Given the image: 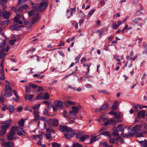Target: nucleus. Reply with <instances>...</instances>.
I'll return each instance as SVG.
<instances>
[{
    "instance_id": "obj_1",
    "label": "nucleus",
    "mask_w": 147,
    "mask_h": 147,
    "mask_svg": "<svg viewBox=\"0 0 147 147\" xmlns=\"http://www.w3.org/2000/svg\"><path fill=\"white\" fill-rule=\"evenodd\" d=\"M40 6L38 7L36 9L30 11L28 12L29 17L33 16L32 19V23L34 24L40 20V16L39 15L38 11H41L45 9L47 7L48 3L47 2H43L39 4Z\"/></svg>"
},
{
    "instance_id": "obj_2",
    "label": "nucleus",
    "mask_w": 147,
    "mask_h": 147,
    "mask_svg": "<svg viewBox=\"0 0 147 147\" xmlns=\"http://www.w3.org/2000/svg\"><path fill=\"white\" fill-rule=\"evenodd\" d=\"M72 110H70L69 113L70 114L72 115L71 116L73 117H72V118L76 119L77 118L76 114L78 113L79 107L76 106H73L72 107Z\"/></svg>"
},
{
    "instance_id": "obj_3",
    "label": "nucleus",
    "mask_w": 147,
    "mask_h": 147,
    "mask_svg": "<svg viewBox=\"0 0 147 147\" xmlns=\"http://www.w3.org/2000/svg\"><path fill=\"white\" fill-rule=\"evenodd\" d=\"M5 91L6 92V93L4 94V96L8 97L11 96L12 89L11 86L7 84L6 85Z\"/></svg>"
},
{
    "instance_id": "obj_4",
    "label": "nucleus",
    "mask_w": 147,
    "mask_h": 147,
    "mask_svg": "<svg viewBox=\"0 0 147 147\" xmlns=\"http://www.w3.org/2000/svg\"><path fill=\"white\" fill-rule=\"evenodd\" d=\"M14 144V143L12 142L8 141L7 142H3L1 145L5 147H13Z\"/></svg>"
},
{
    "instance_id": "obj_5",
    "label": "nucleus",
    "mask_w": 147,
    "mask_h": 147,
    "mask_svg": "<svg viewBox=\"0 0 147 147\" xmlns=\"http://www.w3.org/2000/svg\"><path fill=\"white\" fill-rule=\"evenodd\" d=\"M55 105L57 108L62 109L63 108V102L62 101L55 100Z\"/></svg>"
},
{
    "instance_id": "obj_6",
    "label": "nucleus",
    "mask_w": 147,
    "mask_h": 147,
    "mask_svg": "<svg viewBox=\"0 0 147 147\" xmlns=\"http://www.w3.org/2000/svg\"><path fill=\"white\" fill-rule=\"evenodd\" d=\"M121 24V22L120 21L114 22L112 25L113 29L116 30Z\"/></svg>"
},
{
    "instance_id": "obj_7",
    "label": "nucleus",
    "mask_w": 147,
    "mask_h": 147,
    "mask_svg": "<svg viewBox=\"0 0 147 147\" xmlns=\"http://www.w3.org/2000/svg\"><path fill=\"white\" fill-rule=\"evenodd\" d=\"M141 127L139 125H136L132 129V132L134 134H136L141 130Z\"/></svg>"
},
{
    "instance_id": "obj_8",
    "label": "nucleus",
    "mask_w": 147,
    "mask_h": 147,
    "mask_svg": "<svg viewBox=\"0 0 147 147\" xmlns=\"http://www.w3.org/2000/svg\"><path fill=\"white\" fill-rule=\"evenodd\" d=\"M145 112L144 110L140 111L138 112L137 114V116L138 118H140L141 117L144 118L145 117Z\"/></svg>"
},
{
    "instance_id": "obj_9",
    "label": "nucleus",
    "mask_w": 147,
    "mask_h": 147,
    "mask_svg": "<svg viewBox=\"0 0 147 147\" xmlns=\"http://www.w3.org/2000/svg\"><path fill=\"white\" fill-rule=\"evenodd\" d=\"M4 19H8L11 14L10 12L3 10L2 13Z\"/></svg>"
},
{
    "instance_id": "obj_10",
    "label": "nucleus",
    "mask_w": 147,
    "mask_h": 147,
    "mask_svg": "<svg viewBox=\"0 0 147 147\" xmlns=\"http://www.w3.org/2000/svg\"><path fill=\"white\" fill-rule=\"evenodd\" d=\"M49 121L50 123H52V125L53 126H56L58 125L59 124L58 121L57 119H50L49 120Z\"/></svg>"
},
{
    "instance_id": "obj_11",
    "label": "nucleus",
    "mask_w": 147,
    "mask_h": 147,
    "mask_svg": "<svg viewBox=\"0 0 147 147\" xmlns=\"http://www.w3.org/2000/svg\"><path fill=\"white\" fill-rule=\"evenodd\" d=\"M8 127H7L5 125H3L1 127V132L0 133V135L2 134V135L5 134V132L7 131Z\"/></svg>"
},
{
    "instance_id": "obj_12",
    "label": "nucleus",
    "mask_w": 147,
    "mask_h": 147,
    "mask_svg": "<svg viewBox=\"0 0 147 147\" xmlns=\"http://www.w3.org/2000/svg\"><path fill=\"white\" fill-rule=\"evenodd\" d=\"M147 134V132L146 131H142L141 132L137 134L136 136L137 137H144Z\"/></svg>"
},
{
    "instance_id": "obj_13",
    "label": "nucleus",
    "mask_w": 147,
    "mask_h": 147,
    "mask_svg": "<svg viewBox=\"0 0 147 147\" xmlns=\"http://www.w3.org/2000/svg\"><path fill=\"white\" fill-rule=\"evenodd\" d=\"M20 18L18 17H14L13 21L15 23H18L19 24H23V22L22 21L20 20Z\"/></svg>"
},
{
    "instance_id": "obj_14",
    "label": "nucleus",
    "mask_w": 147,
    "mask_h": 147,
    "mask_svg": "<svg viewBox=\"0 0 147 147\" xmlns=\"http://www.w3.org/2000/svg\"><path fill=\"white\" fill-rule=\"evenodd\" d=\"M122 124H120L117 125V129L119 128V129L120 131H121L122 133L121 134V136L123 137V135H124L125 134H124V129L122 127H121L122 126Z\"/></svg>"
},
{
    "instance_id": "obj_15",
    "label": "nucleus",
    "mask_w": 147,
    "mask_h": 147,
    "mask_svg": "<svg viewBox=\"0 0 147 147\" xmlns=\"http://www.w3.org/2000/svg\"><path fill=\"white\" fill-rule=\"evenodd\" d=\"M11 30H18L19 29V26L17 25H13L10 26L9 27Z\"/></svg>"
},
{
    "instance_id": "obj_16",
    "label": "nucleus",
    "mask_w": 147,
    "mask_h": 147,
    "mask_svg": "<svg viewBox=\"0 0 147 147\" xmlns=\"http://www.w3.org/2000/svg\"><path fill=\"white\" fill-rule=\"evenodd\" d=\"M34 97V96L32 94H26L25 95V98L27 100H31Z\"/></svg>"
},
{
    "instance_id": "obj_17",
    "label": "nucleus",
    "mask_w": 147,
    "mask_h": 147,
    "mask_svg": "<svg viewBox=\"0 0 147 147\" xmlns=\"http://www.w3.org/2000/svg\"><path fill=\"white\" fill-rule=\"evenodd\" d=\"M118 103V101L116 100L114 103L113 106L111 107V108L113 110H116L117 109V105Z\"/></svg>"
},
{
    "instance_id": "obj_18",
    "label": "nucleus",
    "mask_w": 147,
    "mask_h": 147,
    "mask_svg": "<svg viewBox=\"0 0 147 147\" xmlns=\"http://www.w3.org/2000/svg\"><path fill=\"white\" fill-rule=\"evenodd\" d=\"M89 137V136L87 135H83L80 138L79 141L84 142L86 139L88 138Z\"/></svg>"
},
{
    "instance_id": "obj_19",
    "label": "nucleus",
    "mask_w": 147,
    "mask_h": 147,
    "mask_svg": "<svg viewBox=\"0 0 147 147\" xmlns=\"http://www.w3.org/2000/svg\"><path fill=\"white\" fill-rule=\"evenodd\" d=\"M28 7V6L26 5H24L21 6L19 7V12H21L22 11L25 9H26Z\"/></svg>"
},
{
    "instance_id": "obj_20",
    "label": "nucleus",
    "mask_w": 147,
    "mask_h": 147,
    "mask_svg": "<svg viewBox=\"0 0 147 147\" xmlns=\"http://www.w3.org/2000/svg\"><path fill=\"white\" fill-rule=\"evenodd\" d=\"M33 114L34 115L35 118L39 119L40 117L37 111H34L33 112Z\"/></svg>"
},
{
    "instance_id": "obj_21",
    "label": "nucleus",
    "mask_w": 147,
    "mask_h": 147,
    "mask_svg": "<svg viewBox=\"0 0 147 147\" xmlns=\"http://www.w3.org/2000/svg\"><path fill=\"white\" fill-rule=\"evenodd\" d=\"M11 121V119H9L3 122L2 123V124H5V125L7 126V127H9L10 125L9 123Z\"/></svg>"
},
{
    "instance_id": "obj_22",
    "label": "nucleus",
    "mask_w": 147,
    "mask_h": 147,
    "mask_svg": "<svg viewBox=\"0 0 147 147\" xmlns=\"http://www.w3.org/2000/svg\"><path fill=\"white\" fill-rule=\"evenodd\" d=\"M17 127H15V129L13 128V127L10 131L9 133V134L13 136L16 133L15 130H16L17 129Z\"/></svg>"
},
{
    "instance_id": "obj_23",
    "label": "nucleus",
    "mask_w": 147,
    "mask_h": 147,
    "mask_svg": "<svg viewBox=\"0 0 147 147\" xmlns=\"http://www.w3.org/2000/svg\"><path fill=\"white\" fill-rule=\"evenodd\" d=\"M66 125H60L59 127V129L60 131L62 132L65 131V130L66 127Z\"/></svg>"
},
{
    "instance_id": "obj_24",
    "label": "nucleus",
    "mask_w": 147,
    "mask_h": 147,
    "mask_svg": "<svg viewBox=\"0 0 147 147\" xmlns=\"http://www.w3.org/2000/svg\"><path fill=\"white\" fill-rule=\"evenodd\" d=\"M116 139L118 142H120L121 143H124V141L119 136L117 137Z\"/></svg>"
},
{
    "instance_id": "obj_25",
    "label": "nucleus",
    "mask_w": 147,
    "mask_h": 147,
    "mask_svg": "<svg viewBox=\"0 0 147 147\" xmlns=\"http://www.w3.org/2000/svg\"><path fill=\"white\" fill-rule=\"evenodd\" d=\"M107 104H103L100 108L99 111H102L105 110L107 109Z\"/></svg>"
},
{
    "instance_id": "obj_26",
    "label": "nucleus",
    "mask_w": 147,
    "mask_h": 147,
    "mask_svg": "<svg viewBox=\"0 0 147 147\" xmlns=\"http://www.w3.org/2000/svg\"><path fill=\"white\" fill-rule=\"evenodd\" d=\"M119 131L117 129H115L113 131V134L114 136L118 137L119 136Z\"/></svg>"
},
{
    "instance_id": "obj_27",
    "label": "nucleus",
    "mask_w": 147,
    "mask_h": 147,
    "mask_svg": "<svg viewBox=\"0 0 147 147\" xmlns=\"http://www.w3.org/2000/svg\"><path fill=\"white\" fill-rule=\"evenodd\" d=\"M42 93H40L38 94L37 96L34 98L35 100H40L43 99V96H42Z\"/></svg>"
},
{
    "instance_id": "obj_28",
    "label": "nucleus",
    "mask_w": 147,
    "mask_h": 147,
    "mask_svg": "<svg viewBox=\"0 0 147 147\" xmlns=\"http://www.w3.org/2000/svg\"><path fill=\"white\" fill-rule=\"evenodd\" d=\"M43 99L44 100H47L49 98V95L47 92H45L44 94Z\"/></svg>"
},
{
    "instance_id": "obj_29",
    "label": "nucleus",
    "mask_w": 147,
    "mask_h": 147,
    "mask_svg": "<svg viewBox=\"0 0 147 147\" xmlns=\"http://www.w3.org/2000/svg\"><path fill=\"white\" fill-rule=\"evenodd\" d=\"M92 137H93L92 138H91L90 139V143L92 144V143L94 142L95 141L98 140V138H96L97 136H92Z\"/></svg>"
},
{
    "instance_id": "obj_30",
    "label": "nucleus",
    "mask_w": 147,
    "mask_h": 147,
    "mask_svg": "<svg viewBox=\"0 0 147 147\" xmlns=\"http://www.w3.org/2000/svg\"><path fill=\"white\" fill-rule=\"evenodd\" d=\"M141 20V19L140 18H135L133 20V21L136 24H137L140 22Z\"/></svg>"
},
{
    "instance_id": "obj_31",
    "label": "nucleus",
    "mask_w": 147,
    "mask_h": 147,
    "mask_svg": "<svg viewBox=\"0 0 147 147\" xmlns=\"http://www.w3.org/2000/svg\"><path fill=\"white\" fill-rule=\"evenodd\" d=\"M135 134H134L133 132H132V133H129L128 134H125L124 135H123V137H132Z\"/></svg>"
},
{
    "instance_id": "obj_32",
    "label": "nucleus",
    "mask_w": 147,
    "mask_h": 147,
    "mask_svg": "<svg viewBox=\"0 0 147 147\" xmlns=\"http://www.w3.org/2000/svg\"><path fill=\"white\" fill-rule=\"evenodd\" d=\"M52 147H60L61 144L59 143H57L55 142L53 143L52 144Z\"/></svg>"
},
{
    "instance_id": "obj_33",
    "label": "nucleus",
    "mask_w": 147,
    "mask_h": 147,
    "mask_svg": "<svg viewBox=\"0 0 147 147\" xmlns=\"http://www.w3.org/2000/svg\"><path fill=\"white\" fill-rule=\"evenodd\" d=\"M102 135H104L106 136H108L109 137H110V135L109 134V132L108 131H105L104 132H103L101 134L98 135V136Z\"/></svg>"
},
{
    "instance_id": "obj_34",
    "label": "nucleus",
    "mask_w": 147,
    "mask_h": 147,
    "mask_svg": "<svg viewBox=\"0 0 147 147\" xmlns=\"http://www.w3.org/2000/svg\"><path fill=\"white\" fill-rule=\"evenodd\" d=\"M24 124V120L22 119H21L19 123V125L21 127L23 126Z\"/></svg>"
},
{
    "instance_id": "obj_35",
    "label": "nucleus",
    "mask_w": 147,
    "mask_h": 147,
    "mask_svg": "<svg viewBox=\"0 0 147 147\" xmlns=\"http://www.w3.org/2000/svg\"><path fill=\"white\" fill-rule=\"evenodd\" d=\"M9 108L10 112L12 113L14 110V106L13 105H10Z\"/></svg>"
},
{
    "instance_id": "obj_36",
    "label": "nucleus",
    "mask_w": 147,
    "mask_h": 147,
    "mask_svg": "<svg viewBox=\"0 0 147 147\" xmlns=\"http://www.w3.org/2000/svg\"><path fill=\"white\" fill-rule=\"evenodd\" d=\"M46 131L48 132H51L53 134L55 133V130L53 129H51L50 128H47L46 129Z\"/></svg>"
},
{
    "instance_id": "obj_37",
    "label": "nucleus",
    "mask_w": 147,
    "mask_h": 147,
    "mask_svg": "<svg viewBox=\"0 0 147 147\" xmlns=\"http://www.w3.org/2000/svg\"><path fill=\"white\" fill-rule=\"evenodd\" d=\"M33 76L34 77H38L40 79H42L45 76L44 75L40 76V74H37L33 75Z\"/></svg>"
},
{
    "instance_id": "obj_38",
    "label": "nucleus",
    "mask_w": 147,
    "mask_h": 147,
    "mask_svg": "<svg viewBox=\"0 0 147 147\" xmlns=\"http://www.w3.org/2000/svg\"><path fill=\"white\" fill-rule=\"evenodd\" d=\"M70 132L73 135H76V137L78 139L80 138V136L77 134H76L75 132L72 129L71 131Z\"/></svg>"
},
{
    "instance_id": "obj_39",
    "label": "nucleus",
    "mask_w": 147,
    "mask_h": 147,
    "mask_svg": "<svg viewBox=\"0 0 147 147\" xmlns=\"http://www.w3.org/2000/svg\"><path fill=\"white\" fill-rule=\"evenodd\" d=\"M140 125L141 127L142 126L145 129H147V124L146 122H142L141 125Z\"/></svg>"
},
{
    "instance_id": "obj_40",
    "label": "nucleus",
    "mask_w": 147,
    "mask_h": 147,
    "mask_svg": "<svg viewBox=\"0 0 147 147\" xmlns=\"http://www.w3.org/2000/svg\"><path fill=\"white\" fill-rule=\"evenodd\" d=\"M65 136L68 139H70L72 137L71 135L68 133L65 134Z\"/></svg>"
},
{
    "instance_id": "obj_41",
    "label": "nucleus",
    "mask_w": 147,
    "mask_h": 147,
    "mask_svg": "<svg viewBox=\"0 0 147 147\" xmlns=\"http://www.w3.org/2000/svg\"><path fill=\"white\" fill-rule=\"evenodd\" d=\"M67 103L69 105H74L76 104L75 102L70 100H67Z\"/></svg>"
},
{
    "instance_id": "obj_42",
    "label": "nucleus",
    "mask_w": 147,
    "mask_h": 147,
    "mask_svg": "<svg viewBox=\"0 0 147 147\" xmlns=\"http://www.w3.org/2000/svg\"><path fill=\"white\" fill-rule=\"evenodd\" d=\"M5 40V39L3 40L1 43H0V48L3 47L5 45L6 42Z\"/></svg>"
},
{
    "instance_id": "obj_43",
    "label": "nucleus",
    "mask_w": 147,
    "mask_h": 147,
    "mask_svg": "<svg viewBox=\"0 0 147 147\" xmlns=\"http://www.w3.org/2000/svg\"><path fill=\"white\" fill-rule=\"evenodd\" d=\"M82 146L81 144H79L78 143H76L73 144V147H82Z\"/></svg>"
},
{
    "instance_id": "obj_44",
    "label": "nucleus",
    "mask_w": 147,
    "mask_h": 147,
    "mask_svg": "<svg viewBox=\"0 0 147 147\" xmlns=\"http://www.w3.org/2000/svg\"><path fill=\"white\" fill-rule=\"evenodd\" d=\"M94 11L95 10L93 9L90 10L88 13V16L90 17L92 14L94 12Z\"/></svg>"
},
{
    "instance_id": "obj_45",
    "label": "nucleus",
    "mask_w": 147,
    "mask_h": 147,
    "mask_svg": "<svg viewBox=\"0 0 147 147\" xmlns=\"http://www.w3.org/2000/svg\"><path fill=\"white\" fill-rule=\"evenodd\" d=\"M25 88L26 92L27 93H30L31 91V88L28 86H26L25 87Z\"/></svg>"
},
{
    "instance_id": "obj_46",
    "label": "nucleus",
    "mask_w": 147,
    "mask_h": 147,
    "mask_svg": "<svg viewBox=\"0 0 147 147\" xmlns=\"http://www.w3.org/2000/svg\"><path fill=\"white\" fill-rule=\"evenodd\" d=\"M100 145L102 146L106 147L107 146V144L106 142H102L100 143Z\"/></svg>"
},
{
    "instance_id": "obj_47",
    "label": "nucleus",
    "mask_w": 147,
    "mask_h": 147,
    "mask_svg": "<svg viewBox=\"0 0 147 147\" xmlns=\"http://www.w3.org/2000/svg\"><path fill=\"white\" fill-rule=\"evenodd\" d=\"M116 139L115 138H110L109 139V142L111 144H113L115 143Z\"/></svg>"
},
{
    "instance_id": "obj_48",
    "label": "nucleus",
    "mask_w": 147,
    "mask_h": 147,
    "mask_svg": "<svg viewBox=\"0 0 147 147\" xmlns=\"http://www.w3.org/2000/svg\"><path fill=\"white\" fill-rule=\"evenodd\" d=\"M14 138L13 136L8 134L7 135V139L9 140H12Z\"/></svg>"
},
{
    "instance_id": "obj_49",
    "label": "nucleus",
    "mask_w": 147,
    "mask_h": 147,
    "mask_svg": "<svg viewBox=\"0 0 147 147\" xmlns=\"http://www.w3.org/2000/svg\"><path fill=\"white\" fill-rule=\"evenodd\" d=\"M17 40L16 39H11L9 40V43L11 45H14L15 42Z\"/></svg>"
},
{
    "instance_id": "obj_50",
    "label": "nucleus",
    "mask_w": 147,
    "mask_h": 147,
    "mask_svg": "<svg viewBox=\"0 0 147 147\" xmlns=\"http://www.w3.org/2000/svg\"><path fill=\"white\" fill-rule=\"evenodd\" d=\"M29 86H31L32 88L34 89L37 88V86L35 84H32V83H30L29 84Z\"/></svg>"
},
{
    "instance_id": "obj_51",
    "label": "nucleus",
    "mask_w": 147,
    "mask_h": 147,
    "mask_svg": "<svg viewBox=\"0 0 147 147\" xmlns=\"http://www.w3.org/2000/svg\"><path fill=\"white\" fill-rule=\"evenodd\" d=\"M25 0H19L18 3L17 5V7L22 5L24 3Z\"/></svg>"
},
{
    "instance_id": "obj_52",
    "label": "nucleus",
    "mask_w": 147,
    "mask_h": 147,
    "mask_svg": "<svg viewBox=\"0 0 147 147\" xmlns=\"http://www.w3.org/2000/svg\"><path fill=\"white\" fill-rule=\"evenodd\" d=\"M101 92L102 93H105V94L107 95L109 94H110L109 92H107L106 90H102L99 91V92Z\"/></svg>"
},
{
    "instance_id": "obj_53",
    "label": "nucleus",
    "mask_w": 147,
    "mask_h": 147,
    "mask_svg": "<svg viewBox=\"0 0 147 147\" xmlns=\"http://www.w3.org/2000/svg\"><path fill=\"white\" fill-rule=\"evenodd\" d=\"M109 121L110 124L112 123L113 124H115L116 123V122L115 120L111 119L109 120Z\"/></svg>"
},
{
    "instance_id": "obj_54",
    "label": "nucleus",
    "mask_w": 147,
    "mask_h": 147,
    "mask_svg": "<svg viewBox=\"0 0 147 147\" xmlns=\"http://www.w3.org/2000/svg\"><path fill=\"white\" fill-rule=\"evenodd\" d=\"M17 131H18V132H23L24 134H26V132L22 128H19Z\"/></svg>"
},
{
    "instance_id": "obj_55",
    "label": "nucleus",
    "mask_w": 147,
    "mask_h": 147,
    "mask_svg": "<svg viewBox=\"0 0 147 147\" xmlns=\"http://www.w3.org/2000/svg\"><path fill=\"white\" fill-rule=\"evenodd\" d=\"M128 26L127 24H126L124 28H123L121 30V31L123 33H124V30H128Z\"/></svg>"
},
{
    "instance_id": "obj_56",
    "label": "nucleus",
    "mask_w": 147,
    "mask_h": 147,
    "mask_svg": "<svg viewBox=\"0 0 147 147\" xmlns=\"http://www.w3.org/2000/svg\"><path fill=\"white\" fill-rule=\"evenodd\" d=\"M40 106V104H39L37 105H35L32 108L34 110H36L39 108Z\"/></svg>"
},
{
    "instance_id": "obj_57",
    "label": "nucleus",
    "mask_w": 147,
    "mask_h": 147,
    "mask_svg": "<svg viewBox=\"0 0 147 147\" xmlns=\"http://www.w3.org/2000/svg\"><path fill=\"white\" fill-rule=\"evenodd\" d=\"M72 128L70 127H68L66 126L65 131H66L67 132H70L71 131Z\"/></svg>"
},
{
    "instance_id": "obj_58",
    "label": "nucleus",
    "mask_w": 147,
    "mask_h": 147,
    "mask_svg": "<svg viewBox=\"0 0 147 147\" xmlns=\"http://www.w3.org/2000/svg\"><path fill=\"white\" fill-rule=\"evenodd\" d=\"M45 135L47 139H51V134H46Z\"/></svg>"
},
{
    "instance_id": "obj_59",
    "label": "nucleus",
    "mask_w": 147,
    "mask_h": 147,
    "mask_svg": "<svg viewBox=\"0 0 147 147\" xmlns=\"http://www.w3.org/2000/svg\"><path fill=\"white\" fill-rule=\"evenodd\" d=\"M11 9L12 10H13L15 12H19V9H16L15 7H11Z\"/></svg>"
},
{
    "instance_id": "obj_60",
    "label": "nucleus",
    "mask_w": 147,
    "mask_h": 147,
    "mask_svg": "<svg viewBox=\"0 0 147 147\" xmlns=\"http://www.w3.org/2000/svg\"><path fill=\"white\" fill-rule=\"evenodd\" d=\"M78 134H77L79 136H83V134H84V131H77Z\"/></svg>"
},
{
    "instance_id": "obj_61",
    "label": "nucleus",
    "mask_w": 147,
    "mask_h": 147,
    "mask_svg": "<svg viewBox=\"0 0 147 147\" xmlns=\"http://www.w3.org/2000/svg\"><path fill=\"white\" fill-rule=\"evenodd\" d=\"M9 20H6L2 22L1 24V25H3L4 24H6L8 22H9Z\"/></svg>"
},
{
    "instance_id": "obj_62",
    "label": "nucleus",
    "mask_w": 147,
    "mask_h": 147,
    "mask_svg": "<svg viewBox=\"0 0 147 147\" xmlns=\"http://www.w3.org/2000/svg\"><path fill=\"white\" fill-rule=\"evenodd\" d=\"M115 118H119L121 117V116L119 114H118L116 112L115 114V115H114Z\"/></svg>"
},
{
    "instance_id": "obj_63",
    "label": "nucleus",
    "mask_w": 147,
    "mask_h": 147,
    "mask_svg": "<svg viewBox=\"0 0 147 147\" xmlns=\"http://www.w3.org/2000/svg\"><path fill=\"white\" fill-rule=\"evenodd\" d=\"M31 5L32 6V7L34 8H36L37 6V4L36 3H31Z\"/></svg>"
},
{
    "instance_id": "obj_64",
    "label": "nucleus",
    "mask_w": 147,
    "mask_h": 147,
    "mask_svg": "<svg viewBox=\"0 0 147 147\" xmlns=\"http://www.w3.org/2000/svg\"><path fill=\"white\" fill-rule=\"evenodd\" d=\"M100 119H101V121L103 120L105 121H106L107 119V118L103 116H101Z\"/></svg>"
}]
</instances>
